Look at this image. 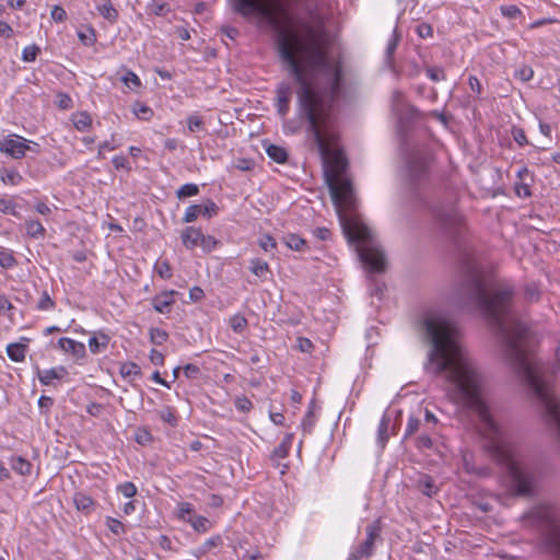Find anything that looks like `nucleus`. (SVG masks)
<instances>
[{"instance_id": "nucleus-58", "label": "nucleus", "mask_w": 560, "mask_h": 560, "mask_svg": "<svg viewBox=\"0 0 560 560\" xmlns=\"http://www.w3.org/2000/svg\"><path fill=\"white\" fill-rule=\"evenodd\" d=\"M183 372L187 378H195L200 373V369L195 364H186Z\"/></svg>"}, {"instance_id": "nucleus-46", "label": "nucleus", "mask_w": 560, "mask_h": 560, "mask_svg": "<svg viewBox=\"0 0 560 560\" xmlns=\"http://www.w3.org/2000/svg\"><path fill=\"white\" fill-rule=\"evenodd\" d=\"M117 490L119 493H121L125 498H132L137 493L136 486L130 482L126 481L117 487Z\"/></svg>"}, {"instance_id": "nucleus-39", "label": "nucleus", "mask_w": 560, "mask_h": 560, "mask_svg": "<svg viewBox=\"0 0 560 560\" xmlns=\"http://www.w3.org/2000/svg\"><path fill=\"white\" fill-rule=\"evenodd\" d=\"M40 52V48L33 44L24 47L22 51V60L24 62H33L36 60L38 54Z\"/></svg>"}, {"instance_id": "nucleus-30", "label": "nucleus", "mask_w": 560, "mask_h": 560, "mask_svg": "<svg viewBox=\"0 0 560 560\" xmlns=\"http://www.w3.org/2000/svg\"><path fill=\"white\" fill-rule=\"evenodd\" d=\"M16 265L18 260L15 259L13 252L11 249L0 250V266L3 269H12Z\"/></svg>"}, {"instance_id": "nucleus-37", "label": "nucleus", "mask_w": 560, "mask_h": 560, "mask_svg": "<svg viewBox=\"0 0 560 560\" xmlns=\"http://www.w3.org/2000/svg\"><path fill=\"white\" fill-rule=\"evenodd\" d=\"M149 335L150 341L156 346L163 345L168 339V334L161 328H151Z\"/></svg>"}, {"instance_id": "nucleus-12", "label": "nucleus", "mask_w": 560, "mask_h": 560, "mask_svg": "<svg viewBox=\"0 0 560 560\" xmlns=\"http://www.w3.org/2000/svg\"><path fill=\"white\" fill-rule=\"evenodd\" d=\"M175 294H177L176 291L168 290L155 295L151 301L153 308L161 314L170 313L175 303Z\"/></svg>"}, {"instance_id": "nucleus-14", "label": "nucleus", "mask_w": 560, "mask_h": 560, "mask_svg": "<svg viewBox=\"0 0 560 560\" xmlns=\"http://www.w3.org/2000/svg\"><path fill=\"white\" fill-rule=\"evenodd\" d=\"M180 238L183 245L187 249H194L195 247L199 246V243L202 238V233L200 230L194 226H188L182 231Z\"/></svg>"}, {"instance_id": "nucleus-56", "label": "nucleus", "mask_w": 560, "mask_h": 560, "mask_svg": "<svg viewBox=\"0 0 560 560\" xmlns=\"http://www.w3.org/2000/svg\"><path fill=\"white\" fill-rule=\"evenodd\" d=\"M187 124H188V129L191 132H195L202 127L203 121H202L201 117L192 115V116L188 117Z\"/></svg>"}, {"instance_id": "nucleus-43", "label": "nucleus", "mask_w": 560, "mask_h": 560, "mask_svg": "<svg viewBox=\"0 0 560 560\" xmlns=\"http://www.w3.org/2000/svg\"><path fill=\"white\" fill-rule=\"evenodd\" d=\"M221 544H222L221 536H219V535L212 536L209 539H207L203 542V545L200 547V553L205 555L208 551H210L211 549L219 547Z\"/></svg>"}, {"instance_id": "nucleus-41", "label": "nucleus", "mask_w": 560, "mask_h": 560, "mask_svg": "<svg viewBox=\"0 0 560 560\" xmlns=\"http://www.w3.org/2000/svg\"><path fill=\"white\" fill-rule=\"evenodd\" d=\"M160 418L162 421L168 423L172 427L177 424V418L175 415V410L172 407H165L160 411Z\"/></svg>"}, {"instance_id": "nucleus-33", "label": "nucleus", "mask_w": 560, "mask_h": 560, "mask_svg": "<svg viewBox=\"0 0 560 560\" xmlns=\"http://www.w3.org/2000/svg\"><path fill=\"white\" fill-rule=\"evenodd\" d=\"M154 271L162 278V279H170L172 277V268L167 260L165 259H159L154 264Z\"/></svg>"}, {"instance_id": "nucleus-24", "label": "nucleus", "mask_w": 560, "mask_h": 560, "mask_svg": "<svg viewBox=\"0 0 560 560\" xmlns=\"http://www.w3.org/2000/svg\"><path fill=\"white\" fill-rule=\"evenodd\" d=\"M121 82L130 90V91H138L142 83L140 78L131 70L125 69V73L121 77Z\"/></svg>"}, {"instance_id": "nucleus-25", "label": "nucleus", "mask_w": 560, "mask_h": 560, "mask_svg": "<svg viewBox=\"0 0 560 560\" xmlns=\"http://www.w3.org/2000/svg\"><path fill=\"white\" fill-rule=\"evenodd\" d=\"M267 155L277 163H284L288 159V153L284 148L276 144H269L266 148Z\"/></svg>"}, {"instance_id": "nucleus-36", "label": "nucleus", "mask_w": 560, "mask_h": 560, "mask_svg": "<svg viewBox=\"0 0 560 560\" xmlns=\"http://www.w3.org/2000/svg\"><path fill=\"white\" fill-rule=\"evenodd\" d=\"M198 194H199V187L192 183L184 184L176 191V195L179 199L197 196Z\"/></svg>"}, {"instance_id": "nucleus-51", "label": "nucleus", "mask_w": 560, "mask_h": 560, "mask_svg": "<svg viewBox=\"0 0 560 560\" xmlns=\"http://www.w3.org/2000/svg\"><path fill=\"white\" fill-rule=\"evenodd\" d=\"M514 190H515V194L521 198H527L532 195L529 184L525 183L524 180L516 183Z\"/></svg>"}, {"instance_id": "nucleus-62", "label": "nucleus", "mask_w": 560, "mask_h": 560, "mask_svg": "<svg viewBox=\"0 0 560 560\" xmlns=\"http://www.w3.org/2000/svg\"><path fill=\"white\" fill-rule=\"evenodd\" d=\"M463 467L466 472L474 474V471H476L477 465L474 463L471 456L464 455L463 456Z\"/></svg>"}, {"instance_id": "nucleus-59", "label": "nucleus", "mask_w": 560, "mask_h": 560, "mask_svg": "<svg viewBox=\"0 0 560 560\" xmlns=\"http://www.w3.org/2000/svg\"><path fill=\"white\" fill-rule=\"evenodd\" d=\"M433 445L431 438L423 433L417 439V447L418 448H431Z\"/></svg>"}, {"instance_id": "nucleus-55", "label": "nucleus", "mask_w": 560, "mask_h": 560, "mask_svg": "<svg viewBox=\"0 0 560 560\" xmlns=\"http://www.w3.org/2000/svg\"><path fill=\"white\" fill-rule=\"evenodd\" d=\"M194 513V506L191 503L183 502L179 504V517L187 522L191 514Z\"/></svg>"}, {"instance_id": "nucleus-13", "label": "nucleus", "mask_w": 560, "mask_h": 560, "mask_svg": "<svg viewBox=\"0 0 560 560\" xmlns=\"http://www.w3.org/2000/svg\"><path fill=\"white\" fill-rule=\"evenodd\" d=\"M58 347L66 353H71L73 357L80 359L85 355V346L82 342L71 338L62 337L58 340Z\"/></svg>"}, {"instance_id": "nucleus-44", "label": "nucleus", "mask_w": 560, "mask_h": 560, "mask_svg": "<svg viewBox=\"0 0 560 560\" xmlns=\"http://www.w3.org/2000/svg\"><path fill=\"white\" fill-rule=\"evenodd\" d=\"M91 122H92V119H91L90 115H88L86 113H81L80 115H78L75 117V119L73 121L74 127L80 131H83L86 128H89Z\"/></svg>"}, {"instance_id": "nucleus-18", "label": "nucleus", "mask_w": 560, "mask_h": 560, "mask_svg": "<svg viewBox=\"0 0 560 560\" xmlns=\"http://www.w3.org/2000/svg\"><path fill=\"white\" fill-rule=\"evenodd\" d=\"M389 424H390V418L386 413H384L380 421L378 428H377V443L381 446V448H384L388 441Z\"/></svg>"}, {"instance_id": "nucleus-35", "label": "nucleus", "mask_w": 560, "mask_h": 560, "mask_svg": "<svg viewBox=\"0 0 560 560\" xmlns=\"http://www.w3.org/2000/svg\"><path fill=\"white\" fill-rule=\"evenodd\" d=\"M428 78L433 82H440L446 79L444 68L439 66H431L425 69Z\"/></svg>"}, {"instance_id": "nucleus-16", "label": "nucleus", "mask_w": 560, "mask_h": 560, "mask_svg": "<svg viewBox=\"0 0 560 560\" xmlns=\"http://www.w3.org/2000/svg\"><path fill=\"white\" fill-rule=\"evenodd\" d=\"M96 10L104 19L110 23H115L118 19V11L114 8L110 0H101L96 4Z\"/></svg>"}, {"instance_id": "nucleus-21", "label": "nucleus", "mask_w": 560, "mask_h": 560, "mask_svg": "<svg viewBox=\"0 0 560 560\" xmlns=\"http://www.w3.org/2000/svg\"><path fill=\"white\" fill-rule=\"evenodd\" d=\"M109 343V337L105 334L93 336L89 339L90 351L94 354L105 350Z\"/></svg>"}, {"instance_id": "nucleus-8", "label": "nucleus", "mask_w": 560, "mask_h": 560, "mask_svg": "<svg viewBox=\"0 0 560 560\" xmlns=\"http://www.w3.org/2000/svg\"><path fill=\"white\" fill-rule=\"evenodd\" d=\"M27 140L18 135H10L0 140V151L14 158L22 159L30 145Z\"/></svg>"}, {"instance_id": "nucleus-52", "label": "nucleus", "mask_w": 560, "mask_h": 560, "mask_svg": "<svg viewBox=\"0 0 560 560\" xmlns=\"http://www.w3.org/2000/svg\"><path fill=\"white\" fill-rule=\"evenodd\" d=\"M57 105L60 109H69L72 107V100L67 93L57 94Z\"/></svg>"}, {"instance_id": "nucleus-22", "label": "nucleus", "mask_w": 560, "mask_h": 560, "mask_svg": "<svg viewBox=\"0 0 560 560\" xmlns=\"http://www.w3.org/2000/svg\"><path fill=\"white\" fill-rule=\"evenodd\" d=\"M293 438V433L285 434L282 442L275 448L273 456L279 459L287 457L292 447Z\"/></svg>"}, {"instance_id": "nucleus-48", "label": "nucleus", "mask_w": 560, "mask_h": 560, "mask_svg": "<svg viewBox=\"0 0 560 560\" xmlns=\"http://www.w3.org/2000/svg\"><path fill=\"white\" fill-rule=\"evenodd\" d=\"M23 180L22 175L18 171H9L2 176L4 184L19 185Z\"/></svg>"}, {"instance_id": "nucleus-53", "label": "nucleus", "mask_w": 560, "mask_h": 560, "mask_svg": "<svg viewBox=\"0 0 560 560\" xmlns=\"http://www.w3.org/2000/svg\"><path fill=\"white\" fill-rule=\"evenodd\" d=\"M218 242L213 236L202 234L199 246H201L205 250L210 252L215 248Z\"/></svg>"}, {"instance_id": "nucleus-5", "label": "nucleus", "mask_w": 560, "mask_h": 560, "mask_svg": "<svg viewBox=\"0 0 560 560\" xmlns=\"http://www.w3.org/2000/svg\"><path fill=\"white\" fill-rule=\"evenodd\" d=\"M431 155L422 150L412 151L407 161L408 176L411 185L418 186L429 177Z\"/></svg>"}, {"instance_id": "nucleus-49", "label": "nucleus", "mask_w": 560, "mask_h": 560, "mask_svg": "<svg viewBox=\"0 0 560 560\" xmlns=\"http://www.w3.org/2000/svg\"><path fill=\"white\" fill-rule=\"evenodd\" d=\"M420 424H421V421L418 418L410 416L408 419L407 427H406L405 438H408V436L412 435L413 433H416L419 430Z\"/></svg>"}, {"instance_id": "nucleus-29", "label": "nucleus", "mask_w": 560, "mask_h": 560, "mask_svg": "<svg viewBox=\"0 0 560 560\" xmlns=\"http://www.w3.org/2000/svg\"><path fill=\"white\" fill-rule=\"evenodd\" d=\"M418 488L423 494L428 497H432L438 491V487L434 485L433 480L428 476L419 480Z\"/></svg>"}, {"instance_id": "nucleus-64", "label": "nucleus", "mask_w": 560, "mask_h": 560, "mask_svg": "<svg viewBox=\"0 0 560 560\" xmlns=\"http://www.w3.org/2000/svg\"><path fill=\"white\" fill-rule=\"evenodd\" d=\"M205 296L203 290L199 287H194L189 290V298L192 302H199Z\"/></svg>"}, {"instance_id": "nucleus-34", "label": "nucleus", "mask_w": 560, "mask_h": 560, "mask_svg": "<svg viewBox=\"0 0 560 560\" xmlns=\"http://www.w3.org/2000/svg\"><path fill=\"white\" fill-rule=\"evenodd\" d=\"M120 375L125 378L140 375V366L135 362H125L119 369Z\"/></svg>"}, {"instance_id": "nucleus-32", "label": "nucleus", "mask_w": 560, "mask_h": 560, "mask_svg": "<svg viewBox=\"0 0 560 560\" xmlns=\"http://www.w3.org/2000/svg\"><path fill=\"white\" fill-rule=\"evenodd\" d=\"M187 522L197 530L200 533H206L210 529V522L205 516H194L189 517Z\"/></svg>"}, {"instance_id": "nucleus-27", "label": "nucleus", "mask_w": 560, "mask_h": 560, "mask_svg": "<svg viewBox=\"0 0 560 560\" xmlns=\"http://www.w3.org/2000/svg\"><path fill=\"white\" fill-rule=\"evenodd\" d=\"M249 269L255 276L259 278H265L266 275L269 272L268 264L259 258H254L250 260Z\"/></svg>"}, {"instance_id": "nucleus-9", "label": "nucleus", "mask_w": 560, "mask_h": 560, "mask_svg": "<svg viewBox=\"0 0 560 560\" xmlns=\"http://www.w3.org/2000/svg\"><path fill=\"white\" fill-rule=\"evenodd\" d=\"M217 212L218 206L213 201L208 200L203 205H191L187 207L183 221L186 223H190L196 221L199 215L211 218L212 215H215Z\"/></svg>"}, {"instance_id": "nucleus-17", "label": "nucleus", "mask_w": 560, "mask_h": 560, "mask_svg": "<svg viewBox=\"0 0 560 560\" xmlns=\"http://www.w3.org/2000/svg\"><path fill=\"white\" fill-rule=\"evenodd\" d=\"M10 465L15 472L22 476H30L32 474V464L22 456H12Z\"/></svg>"}, {"instance_id": "nucleus-54", "label": "nucleus", "mask_w": 560, "mask_h": 560, "mask_svg": "<svg viewBox=\"0 0 560 560\" xmlns=\"http://www.w3.org/2000/svg\"><path fill=\"white\" fill-rule=\"evenodd\" d=\"M276 240L270 236V235H264L260 240H259V246L265 250V252H269L270 249H273L276 248Z\"/></svg>"}, {"instance_id": "nucleus-19", "label": "nucleus", "mask_w": 560, "mask_h": 560, "mask_svg": "<svg viewBox=\"0 0 560 560\" xmlns=\"http://www.w3.org/2000/svg\"><path fill=\"white\" fill-rule=\"evenodd\" d=\"M26 234L32 238H40L46 234V230L38 220L26 219L25 220Z\"/></svg>"}, {"instance_id": "nucleus-6", "label": "nucleus", "mask_w": 560, "mask_h": 560, "mask_svg": "<svg viewBox=\"0 0 560 560\" xmlns=\"http://www.w3.org/2000/svg\"><path fill=\"white\" fill-rule=\"evenodd\" d=\"M436 224L443 232L454 234L462 224V217L453 205L436 206L432 209Z\"/></svg>"}, {"instance_id": "nucleus-3", "label": "nucleus", "mask_w": 560, "mask_h": 560, "mask_svg": "<svg viewBox=\"0 0 560 560\" xmlns=\"http://www.w3.org/2000/svg\"><path fill=\"white\" fill-rule=\"evenodd\" d=\"M459 294L466 304L486 317L504 357L526 381L540 404L547 425L560 439V398L551 392L553 381L560 374V346L555 350L551 362L539 359L535 353L536 334L513 312V288L490 281L480 269H468Z\"/></svg>"}, {"instance_id": "nucleus-42", "label": "nucleus", "mask_w": 560, "mask_h": 560, "mask_svg": "<svg viewBox=\"0 0 560 560\" xmlns=\"http://www.w3.org/2000/svg\"><path fill=\"white\" fill-rule=\"evenodd\" d=\"M0 212L14 217L20 215V213L16 211V205L12 200L5 198L0 199Z\"/></svg>"}, {"instance_id": "nucleus-61", "label": "nucleus", "mask_w": 560, "mask_h": 560, "mask_svg": "<svg viewBox=\"0 0 560 560\" xmlns=\"http://www.w3.org/2000/svg\"><path fill=\"white\" fill-rule=\"evenodd\" d=\"M512 135L515 142L518 143L521 147L527 144V138L523 129H514L512 131Z\"/></svg>"}, {"instance_id": "nucleus-2", "label": "nucleus", "mask_w": 560, "mask_h": 560, "mask_svg": "<svg viewBox=\"0 0 560 560\" xmlns=\"http://www.w3.org/2000/svg\"><path fill=\"white\" fill-rule=\"evenodd\" d=\"M420 331L423 341L430 346L424 370L434 376H443L450 399L478 415L479 432L488 441L490 456L505 469L511 490L516 495L532 497L536 490V475L493 418L482 397L483 376L462 348L456 327L443 316L428 315L420 323Z\"/></svg>"}, {"instance_id": "nucleus-1", "label": "nucleus", "mask_w": 560, "mask_h": 560, "mask_svg": "<svg viewBox=\"0 0 560 560\" xmlns=\"http://www.w3.org/2000/svg\"><path fill=\"white\" fill-rule=\"evenodd\" d=\"M278 51L287 71L299 85L300 110L307 120L313 142L324 162L329 164L326 182L343 233L349 241L360 243L358 250L364 265L375 272H383L385 254L373 231L348 214L354 207L353 188L345 175L347 160L335 148L338 136L332 127V110L343 91L342 62L329 56L319 42H304L294 34L279 38Z\"/></svg>"}, {"instance_id": "nucleus-4", "label": "nucleus", "mask_w": 560, "mask_h": 560, "mask_svg": "<svg viewBox=\"0 0 560 560\" xmlns=\"http://www.w3.org/2000/svg\"><path fill=\"white\" fill-rule=\"evenodd\" d=\"M523 522L527 527H537L541 530V549L560 560V510L540 504L524 514Z\"/></svg>"}, {"instance_id": "nucleus-20", "label": "nucleus", "mask_w": 560, "mask_h": 560, "mask_svg": "<svg viewBox=\"0 0 560 560\" xmlns=\"http://www.w3.org/2000/svg\"><path fill=\"white\" fill-rule=\"evenodd\" d=\"M73 502L79 511L86 514L90 513L94 506V501L92 500V498L82 492L74 494Z\"/></svg>"}, {"instance_id": "nucleus-15", "label": "nucleus", "mask_w": 560, "mask_h": 560, "mask_svg": "<svg viewBox=\"0 0 560 560\" xmlns=\"http://www.w3.org/2000/svg\"><path fill=\"white\" fill-rule=\"evenodd\" d=\"M67 374V370L63 366H57L47 370H38L37 377L43 385H50L54 380L62 378Z\"/></svg>"}, {"instance_id": "nucleus-63", "label": "nucleus", "mask_w": 560, "mask_h": 560, "mask_svg": "<svg viewBox=\"0 0 560 560\" xmlns=\"http://www.w3.org/2000/svg\"><path fill=\"white\" fill-rule=\"evenodd\" d=\"M150 361L154 365H158V366L163 365L164 364V355L159 350L152 349L150 352Z\"/></svg>"}, {"instance_id": "nucleus-31", "label": "nucleus", "mask_w": 560, "mask_h": 560, "mask_svg": "<svg viewBox=\"0 0 560 560\" xmlns=\"http://www.w3.org/2000/svg\"><path fill=\"white\" fill-rule=\"evenodd\" d=\"M230 327L234 332L242 334L247 328V319L241 314H235L230 318Z\"/></svg>"}, {"instance_id": "nucleus-45", "label": "nucleus", "mask_w": 560, "mask_h": 560, "mask_svg": "<svg viewBox=\"0 0 560 560\" xmlns=\"http://www.w3.org/2000/svg\"><path fill=\"white\" fill-rule=\"evenodd\" d=\"M55 307V302L50 298L47 291H44L38 303L37 308L39 311H50Z\"/></svg>"}, {"instance_id": "nucleus-23", "label": "nucleus", "mask_w": 560, "mask_h": 560, "mask_svg": "<svg viewBox=\"0 0 560 560\" xmlns=\"http://www.w3.org/2000/svg\"><path fill=\"white\" fill-rule=\"evenodd\" d=\"M25 352L26 346L22 343H10L7 347V354L14 362L24 361Z\"/></svg>"}, {"instance_id": "nucleus-10", "label": "nucleus", "mask_w": 560, "mask_h": 560, "mask_svg": "<svg viewBox=\"0 0 560 560\" xmlns=\"http://www.w3.org/2000/svg\"><path fill=\"white\" fill-rule=\"evenodd\" d=\"M365 532V540L354 551H357L363 558H369L373 555L376 538L380 537L381 527L378 522H373L372 524L368 525Z\"/></svg>"}, {"instance_id": "nucleus-47", "label": "nucleus", "mask_w": 560, "mask_h": 560, "mask_svg": "<svg viewBox=\"0 0 560 560\" xmlns=\"http://www.w3.org/2000/svg\"><path fill=\"white\" fill-rule=\"evenodd\" d=\"M235 408L241 412H248L253 408L252 401L246 396H238L234 400Z\"/></svg>"}, {"instance_id": "nucleus-60", "label": "nucleus", "mask_w": 560, "mask_h": 560, "mask_svg": "<svg viewBox=\"0 0 560 560\" xmlns=\"http://www.w3.org/2000/svg\"><path fill=\"white\" fill-rule=\"evenodd\" d=\"M501 11L503 15H506L511 19H516L518 15H521V10L516 5L502 7Z\"/></svg>"}, {"instance_id": "nucleus-7", "label": "nucleus", "mask_w": 560, "mask_h": 560, "mask_svg": "<svg viewBox=\"0 0 560 560\" xmlns=\"http://www.w3.org/2000/svg\"><path fill=\"white\" fill-rule=\"evenodd\" d=\"M232 10L242 15L249 18L254 14L273 18V9L265 0H230Z\"/></svg>"}, {"instance_id": "nucleus-26", "label": "nucleus", "mask_w": 560, "mask_h": 560, "mask_svg": "<svg viewBox=\"0 0 560 560\" xmlns=\"http://www.w3.org/2000/svg\"><path fill=\"white\" fill-rule=\"evenodd\" d=\"M132 113L138 119L148 121L153 117V110L151 107L141 102H136L132 105Z\"/></svg>"}, {"instance_id": "nucleus-50", "label": "nucleus", "mask_w": 560, "mask_h": 560, "mask_svg": "<svg viewBox=\"0 0 560 560\" xmlns=\"http://www.w3.org/2000/svg\"><path fill=\"white\" fill-rule=\"evenodd\" d=\"M399 42V36L396 33V30L393 32L390 38L388 39L387 46H386V58L390 59L396 50V47Z\"/></svg>"}, {"instance_id": "nucleus-40", "label": "nucleus", "mask_w": 560, "mask_h": 560, "mask_svg": "<svg viewBox=\"0 0 560 560\" xmlns=\"http://www.w3.org/2000/svg\"><path fill=\"white\" fill-rule=\"evenodd\" d=\"M315 422H316V417H315V413H314V411L312 409V406H311L308 408L305 417L303 418V421H302V424H301L304 433H311L313 431Z\"/></svg>"}, {"instance_id": "nucleus-57", "label": "nucleus", "mask_w": 560, "mask_h": 560, "mask_svg": "<svg viewBox=\"0 0 560 560\" xmlns=\"http://www.w3.org/2000/svg\"><path fill=\"white\" fill-rule=\"evenodd\" d=\"M51 19L56 22H63L67 19V13L60 5H55L51 10Z\"/></svg>"}, {"instance_id": "nucleus-11", "label": "nucleus", "mask_w": 560, "mask_h": 560, "mask_svg": "<svg viewBox=\"0 0 560 560\" xmlns=\"http://www.w3.org/2000/svg\"><path fill=\"white\" fill-rule=\"evenodd\" d=\"M292 89L289 83L282 82L276 89V106L280 116L284 117L290 109Z\"/></svg>"}, {"instance_id": "nucleus-28", "label": "nucleus", "mask_w": 560, "mask_h": 560, "mask_svg": "<svg viewBox=\"0 0 560 560\" xmlns=\"http://www.w3.org/2000/svg\"><path fill=\"white\" fill-rule=\"evenodd\" d=\"M283 243L293 250H302L306 242L296 234H287L282 237Z\"/></svg>"}, {"instance_id": "nucleus-38", "label": "nucleus", "mask_w": 560, "mask_h": 560, "mask_svg": "<svg viewBox=\"0 0 560 560\" xmlns=\"http://www.w3.org/2000/svg\"><path fill=\"white\" fill-rule=\"evenodd\" d=\"M105 524L107 528L116 536H121L126 533L124 524L114 517H106Z\"/></svg>"}]
</instances>
